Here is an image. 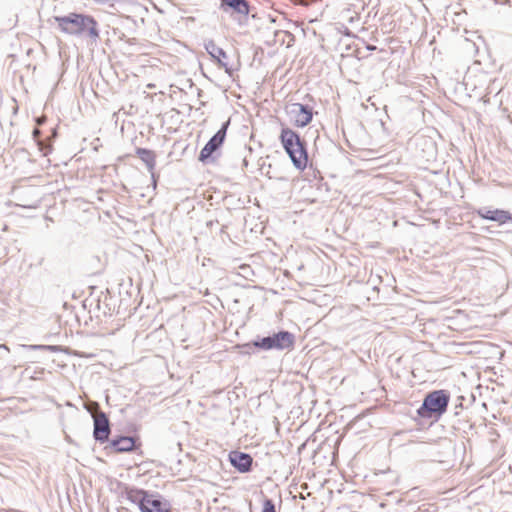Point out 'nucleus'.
Here are the masks:
<instances>
[{
    "label": "nucleus",
    "mask_w": 512,
    "mask_h": 512,
    "mask_svg": "<svg viewBox=\"0 0 512 512\" xmlns=\"http://www.w3.org/2000/svg\"><path fill=\"white\" fill-rule=\"evenodd\" d=\"M280 141L289 155L293 165L303 171L308 165V153L303 139L294 130L284 127L280 133Z\"/></svg>",
    "instance_id": "obj_1"
},
{
    "label": "nucleus",
    "mask_w": 512,
    "mask_h": 512,
    "mask_svg": "<svg viewBox=\"0 0 512 512\" xmlns=\"http://www.w3.org/2000/svg\"><path fill=\"white\" fill-rule=\"evenodd\" d=\"M61 32L70 35H79L88 31L91 36H98L97 23L88 15L70 13L67 16L55 17Z\"/></svg>",
    "instance_id": "obj_2"
},
{
    "label": "nucleus",
    "mask_w": 512,
    "mask_h": 512,
    "mask_svg": "<svg viewBox=\"0 0 512 512\" xmlns=\"http://www.w3.org/2000/svg\"><path fill=\"white\" fill-rule=\"evenodd\" d=\"M450 402V393L447 390H435L429 392L422 405L417 409V415L422 419L435 418L438 420L446 413Z\"/></svg>",
    "instance_id": "obj_3"
},
{
    "label": "nucleus",
    "mask_w": 512,
    "mask_h": 512,
    "mask_svg": "<svg viewBox=\"0 0 512 512\" xmlns=\"http://www.w3.org/2000/svg\"><path fill=\"white\" fill-rule=\"evenodd\" d=\"M287 113L295 127L303 128L311 123L313 111L310 107L301 103H293L287 108Z\"/></svg>",
    "instance_id": "obj_4"
},
{
    "label": "nucleus",
    "mask_w": 512,
    "mask_h": 512,
    "mask_svg": "<svg viewBox=\"0 0 512 512\" xmlns=\"http://www.w3.org/2000/svg\"><path fill=\"white\" fill-rule=\"evenodd\" d=\"M229 122H226L222 128L208 141V143L202 148L199 155V160L206 161L224 142L226 137V131Z\"/></svg>",
    "instance_id": "obj_5"
},
{
    "label": "nucleus",
    "mask_w": 512,
    "mask_h": 512,
    "mask_svg": "<svg viewBox=\"0 0 512 512\" xmlns=\"http://www.w3.org/2000/svg\"><path fill=\"white\" fill-rule=\"evenodd\" d=\"M94 420V438L97 441L105 442L110 435L109 420L104 412H96L93 414Z\"/></svg>",
    "instance_id": "obj_6"
},
{
    "label": "nucleus",
    "mask_w": 512,
    "mask_h": 512,
    "mask_svg": "<svg viewBox=\"0 0 512 512\" xmlns=\"http://www.w3.org/2000/svg\"><path fill=\"white\" fill-rule=\"evenodd\" d=\"M141 445L142 444L138 438L121 436L113 439L109 444V448L113 453H123L137 450Z\"/></svg>",
    "instance_id": "obj_7"
},
{
    "label": "nucleus",
    "mask_w": 512,
    "mask_h": 512,
    "mask_svg": "<svg viewBox=\"0 0 512 512\" xmlns=\"http://www.w3.org/2000/svg\"><path fill=\"white\" fill-rule=\"evenodd\" d=\"M141 512H171L170 504L151 494L141 503Z\"/></svg>",
    "instance_id": "obj_8"
},
{
    "label": "nucleus",
    "mask_w": 512,
    "mask_h": 512,
    "mask_svg": "<svg viewBox=\"0 0 512 512\" xmlns=\"http://www.w3.org/2000/svg\"><path fill=\"white\" fill-rule=\"evenodd\" d=\"M229 461L241 473L249 472L253 463V459L249 454L240 451H231L229 453Z\"/></svg>",
    "instance_id": "obj_9"
},
{
    "label": "nucleus",
    "mask_w": 512,
    "mask_h": 512,
    "mask_svg": "<svg viewBox=\"0 0 512 512\" xmlns=\"http://www.w3.org/2000/svg\"><path fill=\"white\" fill-rule=\"evenodd\" d=\"M477 214L482 219L495 221L499 224H505L510 221L512 222V215L508 211L501 209L478 210Z\"/></svg>",
    "instance_id": "obj_10"
},
{
    "label": "nucleus",
    "mask_w": 512,
    "mask_h": 512,
    "mask_svg": "<svg viewBox=\"0 0 512 512\" xmlns=\"http://www.w3.org/2000/svg\"><path fill=\"white\" fill-rule=\"evenodd\" d=\"M274 349L283 350L294 346V336L288 331H280L272 336Z\"/></svg>",
    "instance_id": "obj_11"
},
{
    "label": "nucleus",
    "mask_w": 512,
    "mask_h": 512,
    "mask_svg": "<svg viewBox=\"0 0 512 512\" xmlns=\"http://www.w3.org/2000/svg\"><path fill=\"white\" fill-rule=\"evenodd\" d=\"M206 49L208 53L220 64V66L224 67L226 70L229 69L231 65L230 59L222 48L216 46L213 42H210L206 46Z\"/></svg>",
    "instance_id": "obj_12"
},
{
    "label": "nucleus",
    "mask_w": 512,
    "mask_h": 512,
    "mask_svg": "<svg viewBox=\"0 0 512 512\" xmlns=\"http://www.w3.org/2000/svg\"><path fill=\"white\" fill-rule=\"evenodd\" d=\"M222 6H227L233 12L242 16L249 14V5L246 0H222Z\"/></svg>",
    "instance_id": "obj_13"
},
{
    "label": "nucleus",
    "mask_w": 512,
    "mask_h": 512,
    "mask_svg": "<svg viewBox=\"0 0 512 512\" xmlns=\"http://www.w3.org/2000/svg\"><path fill=\"white\" fill-rule=\"evenodd\" d=\"M250 346H254L256 348L263 349V350L274 349L272 336L264 337L263 339H261L259 341H254L252 343H245V344H241V345L238 344L235 346V348L239 349V348H245V347H250Z\"/></svg>",
    "instance_id": "obj_14"
},
{
    "label": "nucleus",
    "mask_w": 512,
    "mask_h": 512,
    "mask_svg": "<svg viewBox=\"0 0 512 512\" xmlns=\"http://www.w3.org/2000/svg\"><path fill=\"white\" fill-rule=\"evenodd\" d=\"M150 495L151 494H149L148 492H146L144 490H137V489H131L127 492V498L130 501L137 503L139 506V509H141L142 501L144 502V499H146V497H148Z\"/></svg>",
    "instance_id": "obj_15"
},
{
    "label": "nucleus",
    "mask_w": 512,
    "mask_h": 512,
    "mask_svg": "<svg viewBox=\"0 0 512 512\" xmlns=\"http://www.w3.org/2000/svg\"><path fill=\"white\" fill-rule=\"evenodd\" d=\"M137 156L144 161L147 165L153 166L155 163L156 155L152 150L144 149V148H138L136 150Z\"/></svg>",
    "instance_id": "obj_16"
},
{
    "label": "nucleus",
    "mask_w": 512,
    "mask_h": 512,
    "mask_svg": "<svg viewBox=\"0 0 512 512\" xmlns=\"http://www.w3.org/2000/svg\"><path fill=\"white\" fill-rule=\"evenodd\" d=\"M261 512H276L275 505L271 499L266 498L263 501V508Z\"/></svg>",
    "instance_id": "obj_17"
},
{
    "label": "nucleus",
    "mask_w": 512,
    "mask_h": 512,
    "mask_svg": "<svg viewBox=\"0 0 512 512\" xmlns=\"http://www.w3.org/2000/svg\"><path fill=\"white\" fill-rule=\"evenodd\" d=\"M33 135H34V137H35V138H38V137H39V135H40V130H39V129H35V130L33 131Z\"/></svg>",
    "instance_id": "obj_18"
},
{
    "label": "nucleus",
    "mask_w": 512,
    "mask_h": 512,
    "mask_svg": "<svg viewBox=\"0 0 512 512\" xmlns=\"http://www.w3.org/2000/svg\"><path fill=\"white\" fill-rule=\"evenodd\" d=\"M44 121H45V117L38 118V119H37V124H38V125H41Z\"/></svg>",
    "instance_id": "obj_19"
}]
</instances>
